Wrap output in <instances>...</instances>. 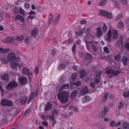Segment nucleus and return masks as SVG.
<instances>
[{
    "instance_id": "obj_61",
    "label": "nucleus",
    "mask_w": 129,
    "mask_h": 129,
    "mask_svg": "<svg viewBox=\"0 0 129 129\" xmlns=\"http://www.w3.org/2000/svg\"><path fill=\"white\" fill-rule=\"evenodd\" d=\"M121 3L124 5L126 4L127 3L126 0H121Z\"/></svg>"
},
{
    "instance_id": "obj_4",
    "label": "nucleus",
    "mask_w": 129,
    "mask_h": 129,
    "mask_svg": "<svg viewBox=\"0 0 129 129\" xmlns=\"http://www.w3.org/2000/svg\"><path fill=\"white\" fill-rule=\"evenodd\" d=\"M1 104L4 106H11L13 105V102L11 100L6 99H2L1 101Z\"/></svg>"
},
{
    "instance_id": "obj_5",
    "label": "nucleus",
    "mask_w": 129,
    "mask_h": 129,
    "mask_svg": "<svg viewBox=\"0 0 129 129\" xmlns=\"http://www.w3.org/2000/svg\"><path fill=\"white\" fill-rule=\"evenodd\" d=\"M28 97L27 96H21L19 99L16 101V103L18 104H25L27 102Z\"/></svg>"
},
{
    "instance_id": "obj_50",
    "label": "nucleus",
    "mask_w": 129,
    "mask_h": 129,
    "mask_svg": "<svg viewBox=\"0 0 129 129\" xmlns=\"http://www.w3.org/2000/svg\"><path fill=\"white\" fill-rule=\"evenodd\" d=\"M83 90L85 94H86L88 92V90L87 87V86H85V87Z\"/></svg>"
},
{
    "instance_id": "obj_6",
    "label": "nucleus",
    "mask_w": 129,
    "mask_h": 129,
    "mask_svg": "<svg viewBox=\"0 0 129 129\" xmlns=\"http://www.w3.org/2000/svg\"><path fill=\"white\" fill-rule=\"evenodd\" d=\"M17 83L14 81L10 82L6 87V89L9 91L13 90L14 88L17 87L18 86Z\"/></svg>"
},
{
    "instance_id": "obj_63",
    "label": "nucleus",
    "mask_w": 129,
    "mask_h": 129,
    "mask_svg": "<svg viewBox=\"0 0 129 129\" xmlns=\"http://www.w3.org/2000/svg\"><path fill=\"white\" fill-rule=\"evenodd\" d=\"M90 86L93 88H95V84L93 82H92L91 83Z\"/></svg>"
},
{
    "instance_id": "obj_9",
    "label": "nucleus",
    "mask_w": 129,
    "mask_h": 129,
    "mask_svg": "<svg viewBox=\"0 0 129 129\" xmlns=\"http://www.w3.org/2000/svg\"><path fill=\"white\" fill-rule=\"evenodd\" d=\"M22 65L21 64H19L15 62H12L11 65V68L14 69H16L18 67L20 68L22 67Z\"/></svg>"
},
{
    "instance_id": "obj_20",
    "label": "nucleus",
    "mask_w": 129,
    "mask_h": 129,
    "mask_svg": "<svg viewBox=\"0 0 129 129\" xmlns=\"http://www.w3.org/2000/svg\"><path fill=\"white\" fill-rule=\"evenodd\" d=\"M90 98L89 96H85L82 99V102L83 103L88 102L90 100Z\"/></svg>"
},
{
    "instance_id": "obj_40",
    "label": "nucleus",
    "mask_w": 129,
    "mask_h": 129,
    "mask_svg": "<svg viewBox=\"0 0 129 129\" xmlns=\"http://www.w3.org/2000/svg\"><path fill=\"white\" fill-rule=\"evenodd\" d=\"M122 38H120L117 43L116 44L119 46L122 44Z\"/></svg>"
},
{
    "instance_id": "obj_29",
    "label": "nucleus",
    "mask_w": 129,
    "mask_h": 129,
    "mask_svg": "<svg viewBox=\"0 0 129 129\" xmlns=\"http://www.w3.org/2000/svg\"><path fill=\"white\" fill-rule=\"evenodd\" d=\"M9 60L6 58H2L1 59V63L3 64L7 63L9 62Z\"/></svg>"
},
{
    "instance_id": "obj_13",
    "label": "nucleus",
    "mask_w": 129,
    "mask_h": 129,
    "mask_svg": "<svg viewBox=\"0 0 129 129\" xmlns=\"http://www.w3.org/2000/svg\"><path fill=\"white\" fill-rule=\"evenodd\" d=\"M107 36V37L106 38V40L108 42H110L111 40L112 31L111 30H109Z\"/></svg>"
},
{
    "instance_id": "obj_35",
    "label": "nucleus",
    "mask_w": 129,
    "mask_h": 129,
    "mask_svg": "<svg viewBox=\"0 0 129 129\" xmlns=\"http://www.w3.org/2000/svg\"><path fill=\"white\" fill-rule=\"evenodd\" d=\"M107 3V1L106 0L103 1L101 2L99 4L100 6H105L106 5Z\"/></svg>"
},
{
    "instance_id": "obj_10",
    "label": "nucleus",
    "mask_w": 129,
    "mask_h": 129,
    "mask_svg": "<svg viewBox=\"0 0 129 129\" xmlns=\"http://www.w3.org/2000/svg\"><path fill=\"white\" fill-rule=\"evenodd\" d=\"M22 73L25 74L27 75H33L32 72L31 73L30 72L28 69L27 67H24L23 68L22 70Z\"/></svg>"
},
{
    "instance_id": "obj_49",
    "label": "nucleus",
    "mask_w": 129,
    "mask_h": 129,
    "mask_svg": "<svg viewBox=\"0 0 129 129\" xmlns=\"http://www.w3.org/2000/svg\"><path fill=\"white\" fill-rule=\"evenodd\" d=\"M102 71H100L96 73V76L98 77H100L102 74Z\"/></svg>"
},
{
    "instance_id": "obj_16",
    "label": "nucleus",
    "mask_w": 129,
    "mask_h": 129,
    "mask_svg": "<svg viewBox=\"0 0 129 129\" xmlns=\"http://www.w3.org/2000/svg\"><path fill=\"white\" fill-rule=\"evenodd\" d=\"M79 73L80 75V77L81 78H83L87 75V72L85 70H82L79 72Z\"/></svg>"
},
{
    "instance_id": "obj_46",
    "label": "nucleus",
    "mask_w": 129,
    "mask_h": 129,
    "mask_svg": "<svg viewBox=\"0 0 129 129\" xmlns=\"http://www.w3.org/2000/svg\"><path fill=\"white\" fill-rule=\"evenodd\" d=\"M69 107L70 108V109L72 110H73L74 111L76 112H78V110L77 108L76 107H74L73 106H70Z\"/></svg>"
},
{
    "instance_id": "obj_56",
    "label": "nucleus",
    "mask_w": 129,
    "mask_h": 129,
    "mask_svg": "<svg viewBox=\"0 0 129 129\" xmlns=\"http://www.w3.org/2000/svg\"><path fill=\"white\" fill-rule=\"evenodd\" d=\"M110 125L112 127H114L115 125V122L114 121H112L110 123Z\"/></svg>"
},
{
    "instance_id": "obj_14",
    "label": "nucleus",
    "mask_w": 129,
    "mask_h": 129,
    "mask_svg": "<svg viewBox=\"0 0 129 129\" xmlns=\"http://www.w3.org/2000/svg\"><path fill=\"white\" fill-rule=\"evenodd\" d=\"M96 35L99 37H101L102 35V30L101 28L98 27L96 28Z\"/></svg>"
},
{
    "instance_id": "obj_51",
    "label": "nucleus",
    "mask_w": 129,
    "mask_h": 129,
    "mask_svg": "<svg viewBox=\"0 0 129 129\" xmlns=\"http://www.w3.org/2000/svg\"><path fill=\"white\" fill-rule=\"evenodd\" d=\"M120 56L119 55H117L114 58L115 60L118 61L120 60Z\"/></svg>"
},
{
    "instance_id": "obj_23",
    "label": "nucleus",
    "mask_w": 129,
    "mask_h": 129,
    "mask_svg": "<svg viewBox=\"0 0 129 129\" xmlns=\"http://www.w3.org/2000/svg\"><path fill=\"white\" fill-rule=\"evenodd\" d=\"M85 30L86 28H84L80 31L75 32V33L78 36H81L85 32Z\"/></svg>"
},
{
    "instance_id": "obj_38",
    "label": "nucleus",
    "mask_w": 129,
    "mask_h": 129,
    "mask_svg": "<svg viewBox=\"0 0 129 129\" xmlns=\"http://www.w3.org/2000/svg\"><path fill=\"white\" fill-rule=\"evenodd\" d=\"M66 67V65L64 64H61L59 66L58 69L60 70L61 69H64Z\"/></svg>"
},
{
    "instance_id": "obj_8",
    "label": "nucleus",
    "mask_w": 129,
    "mask_h": 129,
    "mask_svg": "<svg viewBox=\"0 0 129 129\" xmlns=\"http://www.w3.org/2000/svg\"><path fill=\"white\" fill-rule=\"evenodd\" d=\"M7 58L9 61H10L15 60L17 58L14 52H11L9 53L7 56Z\"/></svg>"
},
{
    "instance_id": "obj_26",
    "label": "nucleus",
    "mask_w": 129,
    "mask_h": 129,
    "mask_svg": "<svg viewBox=\"0 0 129 129\" xmlns=\"http://www.w3.org/2000/svg\"><path fill=\"white\" fill-rule=\"evenodd\" d=\"M124 104L123 101H122L120 102L118 105V108L119 109L123 108L124 106Z\"/></svg>"
},
{
    "instance_id": "obj_28",
    "label": "nucleus",
    "mask_w": 129,
    "mask_h": 129,
    "mask_svg": "<svg viewBox=\"0 0 129 129\" xmlns=\"http://www.w3.org/2000/svg\"><path fill=\"white\" fill-rule=\"evenodd\" d=\"M123 127L124 129H129V124L128 122H125L123 124Z\"/></svg>"
},
{
    "instance_id": "obj_39",
    "label": "nucleus",
    "mask_w": 129,
    "mask_h": 129,
    "mask_svg": "<svg viewBox=\"0 0 129 129\" xmlns=\"http://www.w3.org/2000/svg\"><path fill=\"white\" fill-rule=\"evenodd\" d=\"M77 74L76 73H74L72 74V80L73 81H74L75 80V79L77 75Z\"/></svg>"
},
{
    "instance_id": "obj_36",
    "label": "nucleus",
    "mask_w": 129,
    "mask_h": 129,
    "mask_svg": "<svg viewBox=\"0 0 129 129\" xmlns=\"http://www.w3.org/2000/svg\"><path fill=\"white\" fill-rule=\"evenodd\" d=\"M123 17V15L122 14H120L117 16L115 18V19L116 21H118L120 20Z\"/></svg>"
},
{
    "instance_id": "obj_34",
    "label": "nucleus",
    "mask_w": 129,
    "mask_h": 129,
    "mask_svg": "<svg viewBox=\"0 0 129 129\" xmlns=\"http://www.w3.org/2000/svg\"><path fill=\"white\" fill-rule=\"evenodd\" d=\"M78 92L77 91L74 90L72 92L71 96V97L73 98L77 94Z\"/></svg>"
},
{
    "instance_id": "obj_15",
    "label": "nucleus",
    "mask_w": 129,
    "mask_h": 129,
    "mask_svg": "<svg viewBox=\"0 0 129 129\" xmlns=\"http://www.w3.org/2000/svg\"><path fill=\"white\" fill-rule=\"evenodd\" d=\"M113 34V38L114 39L113 40H114L116 39L118 37V34L117 31L114 29H113L112 31Z\"/></svg>"
},
{
    "instance_id": "obj_60",
    "label": "nucleus",
    "mask_w": 129,
    "mask_h": 129,
    "mask_svg": "<svg viewBox=\"0 0 129 129\" xmlns=\"http://www.w3.org/2000/svg\"><path fill=\"white\" fill-rule=\"evenodd\" d=\"M76 48V45L75 44H74L72 47V51L73 52H75V51Z\"/></svg>"
},
{
    "instance_id": "obj_21",
    "label": "nucleus",
    "mask_w": 129,
    "mask_h": 129,
    "mask_svg": "<svg viewBox=\"0 0 129 129\" xmlns=\"http://www.w3.org/2000/svg\"><path fill=\"white\" fill-rule=\"evenodd\" d=\"M38 32V30L37 28H34L32 30L31 33V35L33 36H37Z\"/></svg>"
},
{
    "instance_id": "obj_1",
    "label": "nucleus",
    "mask_w": 129,
    "mask_h": 129,
    "mask_svg": "<svg viewBox=\"0 0 129 129\" xmlns=\"http://www.w3.org/2000/svg\"><path fill=\"white\" fill-rule=\"evenodd\" d=\"M69 96V93L68 92L62 91L58 94L57 97L60 102L64 104L68 101Z\"/></svg>"
},
{
    "instance_id": "obj_45",
    "label": "nucleus",
    "mask_w": 129,
    "mask_h": 129,
    "mask_svg": "<svg viewBox=\"0 0 129 129\" xmlns=\"http://www.w3.org/2000/svg\"><path fill=\"white\" fill-rule=\"evenodd\" d=\"M19 11L20 14H22L24 16L25 15V11L24 10L22 9V8H19Z\"/></svg>"
},
{
    "instance_id": "obj_53",
    "label": "nucleus",
    "mask_w": 129,
    "mask_h": 129,
    "mask_svg": "<svg viewBox=\"0 0 129 129\" xmlns=\"http://www.w3.org/2000/svg\"><path fill=\"white\" fill-rule=\"evenodd\" d=\"M60 14H59L58 15V16H57V17H56V19L55 21L56 22H58V20L60 18ZM55 22V21H54V22Z\"/></svg>"
},
{
    "instance_id": "obj_3",
    "label": "nucleus",
    "mask_w": 129,
    "mask_h": 129,
    "mask_svg": "<svg viewBox=\"0 0 129 129\" xmlns=\"http://www.w3.org/2000/svg\"><path fill=\"white\" fill-rule=\"evenodd\" d=\"M10 110L8 109L4 113V115L1 120V122L4 124H6L8 123L9 117L10 116Z\"/></svg>"
},
{
    "instance_id": "obj_25",
    "label": "nucleus",
    "mask_w": 129,
    "mask_h": 129,
    "mask_svg": "<svg viewBox=\"0 0 129 129\" xmlns=\"http://www.w3.org/2000/svg\"><path fill=\"white\" fill-rule=\"evenodd\" d=\"M9 51V49H3L2 48H0V52L2 53H7Z\"/></svg>"
},
{
    "instance_id": "obj_58",
    "label": "nucleus",
    "mask_w": 129,
    "mask_h": 129,
    "mask_svg": "<svg viewBox=\"0 0 129 129\" xmlns=\"http://www.w3.org/2000/svg\"><path fill=\"white\" fill-rule=\"evenodd\" d=\"M53 115H54L57 114L58 111L56 109H54L53 110Z\"/></svg>"
},
{
    "instance_id": "obj_19",
    "label": "nucleus",
    "mask_w": 129,
    "mask_h": 129,
    "mask_svg": "<svg viewBox=\"0 0 129 129\" xmlns=\"http://www.w3.org/2000/svg\"><path fill=\"white\" fill-rule=\"evenodd\" d=\"M27 81V78L24 77L21 78L19 80L20 83L21 85L25 84Z\"/></svg>"
},
{
    "instance_id": "obj_22",
    "label": "nucleus",
    "mask_w": 129,
    "mask_h": 129,
    "mask_svg": "<svg viewBox=\"0 0 129 129\" xmlns=\"http://www.w3.org/2000/svg\"><path fill=\"white\" fill-rule=\"evenodd\" d=\"M1 78L3 80H5L7 81H9V76L7 74H5L2 76L1 77Z\"/></svg>"
},
{
    "instance_id": "obj_27",
    "label": "nucleus",
    "mask_w": 129,
    "mask_h": 129,
    "mask_svg": "<svg viewBox=\"0 0 129 129\" xmlns=\"http://www.w3.org/2000/svg\"><path fill=\"white\" fill-rule=\"evenodd\" d=\"M6 42L7 43H11L13 42L14 39L11 37H8L6 40Z\"/></svg>"
},
{
    "instance_id": "obj_47",
    "label": "nucleus",
    "mask_w": 129,
    "mask_h": 129,
    "mask_svg": "<svg viewBox=\"0 0 129 129\" xmlns=\"http://www.w3.org/2000/svg\"><path fill=\"white\" fill-rule=\"evenodd\" d=\"M30 109H28L25 111V113L24 114V115H29L30 113Z\"/></svg>"
},
{
    "instance_id": "obj_55",
    "label": "nucleus",
    "mask_w": 129,
    "mask_h": 129,
    "mask_svg": "<svg viewBox=\"0 0 129 129\" xmlns=\"http://www.w3.org/2000/svg\"><path fill=\"white\" fill-rule=\"evenodd\" d=\"M100 81V79L99 78H96L95 79V83L98 84L99 83Z\"/></svg>"
},
{
    "instance_id": "obj_52",
    "label": "nucleus",
    "mask_w": 129,
    "mask_h": 129,
    "mask_svg": "<svg viewBox=\"0 0 129 129\" xmlns=\"http://www.w3.org/2000/svg\"><path fill=\"white\" fill-rule=\"evenodd\" d=\"M81 82L80 81H78L77 82H76L75 83H73V85H76L77 86H79L81 84Z\"/></svg>"
},
{
    "instance_id": "obj_17",
    "label": "nucleus",
    "mask_w": 129,
    "mask_h": 129,
    "mask_svg": "<svg viewBox=\"0 0 129 129\" xmlns=\"http://www.w3.org/2000/svg\"><path fill=\"white\" fill-rule=\"evenodd\" d=\"M128 60V59L126 56H124L122 59V61L124 66H126Z\"/></svg>"
},
{
    "instance_id": "obj_41",
    "label": "nucleus",
    "mask_w": 129,
    "mask_h": 129,
    "mask_svg": "<svg viewBox=\"0 0 129 129\" xmlns=\"http://www.w3.org/2000/svg\"><path fill=\"white\" fill-rule=\"evenodd\" d=\"M103 29L104 31L105 32H106L108 30V27L105 23L104 24Z\"/></svg>"
},
{
    "instance_id": "obj_12",
    "label": "nucleus",
    "mask_w": 129,
    "mask_h": 129,
    "mask_svg": "<svg viewBox=\"0 0 129 129\" xmlns=\"http://www.w3.org/2000/svg\"><path fill=\"white\" fill-rule=\"evenodd\" d=\"M69 87V83H68L67 84L63 85L60 86L59 90L60 91L64 89H68Z\"/></svg>"
},
{
    "instance_id": "obj_11",
    "label": "nucleus",
    "mask_w": 129,
    "mask_h": 129,
    "mask_svg": "<svg viewBox=\"0 0 129 129\" xmlns=\"http://www.w3.org/2000/svg\"><path fill=\"white\" fill-rule=\"evenodd\" d=\"M52 108V105L49 102L47 103V104L45 105L44 110L45 111H48L50 110Z\"/></svg>"
},
{
    "instance_id": "obj_31",
    "label": "nucleus",
    "mask_w": 129,
    "mask_h": 129,
    "mask_svg": "<svg viewBox=\"0 0 129 129\" xmlns=\"http://www.w3.org/2000/svg\"><path fill=\"white\" fill-rule=\"evenodd\" d=\"M35 95V93L34 92H32L31 94L30 97L29 98V99H28V104L32 100L34 95Z\"/></svg>"
},
{
    "instance_id": "obj_57",
    "label": "nucleus",
    "mask_w": 129,
    "mask_h": 129,
    "mask_svg": "<svg viewBox=\"0 0 129 129\" xmlns=\"http://www.w3.org/2000/svg\"><path fill=\"white\" fill-rule=\"evenodd\" d=\"M19 20L22 22H24L25 21V18L23 16H21Z\"/></svg>"
},
{
    "instance_id": "obj_18",
    "label": "nucleus",
    "mask_w": 129,
    "mask_h": 129,
    "mask_svg": "<svg viewBox=\"0 0 129 129\" xmlns=\"http://www.w3.org/2000/svg\"><path fill=\"white\" fill-rule=\"evenodd\" d=\"M108 108L106 106L104 107V111H103L102 113V117H104L106 114V113L109 111Z\"/></svg>"
},
{
    "instance_id": "obj_48",
    "label": "nucleus",
    "mask_w": 129,
    "mask_h": 129,
    "mask_svg": "<svg viewBox=\"0 0 129 129\" xmlns=\"http://www.w3.org/2000/svg\"><path fill=\"white\" fill-rule=\"evenodd\" d=\"M53 17V16L52 14H51L48 20V23L50 24Z\"/></svg>"
},
{
    "instance_id": "obj_42",
    "label": "nucleus",
    "mask_w": 129,
    "mask_h": 129,
    "mask_svg": "<svg viewBox=\"0 0 129 129\" xmlns=\"http://www.w3.org/2000/svg\"><path fill=\"white\" fill-rule=\"evenodd\" d=\"M104 50L105 52L107 53H109L110 52L109 48L107 47H104Z\"/></svg>"
},
{
    "instance_id": "obj_37",
    "label": "nucleus",
    "mask_w": 129,
    "mask_h": 129,
    "mask_svg": "<svg viewBox=\"0 0 129 129\" xmlns=\"http://www.w3.org/2000/svg\"><path fill=\"white\" fill-rule=\"evenodd\" d=\"M108 95L109 94L108 92H106L104 94V98L103 99V101H105L107 100V98L108 97Z\"/></svg>"
},
{
    "instance_id": "obj_2",
    "label": "nucleus",
    "mask_w": 129,
    "mask_h": 129,
    "mask_svg": "<svg viewBox=\"0 0 129 129\" xmlns=\"http://www.w3.org/2000/svg\"><path fill=\"white\" fill-rule=\"evenodd\" d=\"M85 42L86 44V47L88 50H90V47L94 52H96L97 51L96 46L98 43V42L93 41H85Z\"/></svg>"
},
{
    "instance_id": "obj_62",
    "label": "nucleus",
    "mask_w": 129,
    "mask_h": 129,
    "mask_svg": "<svg viewBox=\"0 0 129 129\" xmlns=\"http://www.w3.org/2000/svg\"><path fill=\"white\" fill-rule=\"evenodd\" d=\"M86 23V21L85 20H82L80 21V23L81 24H85Z\"/></svg>"
},
{
    "instance_id": "obj_33",
    "label": "nucleus",
    "mask_w": 129,
    "mask_h": 129,
    "mask_svg": "<svg viewBox=\"0 0 129 129\" xmlns=\"http://www.w3.org/2000/svg\"><path fill=\"white\" fill-rule=\"evenodd\" d=\"M117 27L118 28L121 29L123 27V23L121 21L119 22L117 24Z\"/></svg>"
},
{
    "instance_id": "obj_64",
    "label": "nucleus",
    "mask_w": 129,
    "mask_h": 129,
    "mask_svg": "<svg viewBox=\"0 0 129 129\" xmlns=\"http://www.w3.org/2000/svg\"><path fill=\"white\" fill-rule=\"evenodd\" d=\"M79 93L81 95H84L85 94L84 92V91L83 90H81L80 91V92Z\"/></svg>"
},
{
    "instance_id": "obj_43",
    "label": "nucleus",
    "mask_w": 129,
    "mask_h": 129,
    "mask_svg": "<svg viewBox=\"0 0 129 129\" xmlns=\"http://www.w3.org/2000/svg\"><path fill=\"white\" fill-rule=\"evenodd\" d=\"M106 17L108 18H111L112 17V14L111 13H108L107 12V16Z\"/></svg>"
},
{
    "instance_id": "obj_7",
    "label": "nucleus",
    "mask_w": 129,
    "mask_h": 129,
    "mask_svg": "<svg viewBox=\"0 0 129 129\" xmlns=\"http://www.w3.org/2000/svg\"><path fill=\"white\" fill-rule=\"evenodd\" d=\"M120 72V71L118 70L115 71L112 69H110L106 72V73L108 75V76L110 78L112 77L113 75H117Z\"/></svg>"
},
{
    "instance_id": "obj_24",
    "label": "nucleus",
    "mask_w": 129,
    "mask_h": 129,
    "mask_svg": "<svg viewBox=\"0 0 129 129\" xmlns=\"http://www.w3.org/2000/svg\"><path fill=\"white\" fill-rule=\"evenodd\" d=\"M92 58V55L89 53H88L85 56V60H88Z\"/></svg>"
},
{
    "instance_id": "obj_44",
    "label": "nucleus",
    "mask_w": 129,
    "mask_h": 129,
    "mask_svg": "<svg viewBox=\"0 0 129 129\" xmlns=\"http://www.w3.org/2000/svg\"><path fill=\"white\" fill-rule=\"evenodd\" d=\"M17 38L18 41H21L24 38V37L23 36L21 35L17 36Z\"/></svg>"
},
{
    "instance_id": "obj_54",
    "label": "nucleus",
    "mask_w": 129,
    "mask_h": 129,
    "mask_svg": "<svg viewBox=\"0 0 129 129\" xmlns=\"http://www.w3.org/2000/svg\"><path fill=\"white\" fill-rule=\"evenodd\" d=\"M54 115H49V120H50L52 121L54 119Z\"/></svg>"
},
{
    "instance_id": "obj_59",
    "label": "nucleus",
    "mask_w": 129,
    "mask_h": 129,
    "mask_svg": "<svg viewBox=\"0 0 129 129\" xmlns=\"http://www.w3.org/2000/svg\"><path fill=\"white\" fill-rule=\"evenodd\" d=\"M21 15L20 14L17 15L15 17V20H17L20 19V18L21 17Z\"/></svg>"
},
{
    "instance_id": "obj_30",
    "label": "nucleus",
    "mask_w": 129,
    "mask_h": 129,
    "mask_svg": "<svg viewBox=\"0 0 129 129\" xmlns=\"http://www.w3.org/2000/svg\"><path fill=\"white\" fill-rule=\"evenodd\" d=\"M123 96L125 98L129 96V91H126L124 92L123 93Z\"/></svg>"
},
{
    "instance_id": "obj_32",
    "label": "nucleus",
    "mask_w": 129,
    "mask_h": 129,
    "mask_svg": "<svg viewBox=\"0 0 129 129\" xmlns=\"http://www.w3.org/2000/svg\"><path fill=\"white\" fill-rule=\"evenodd\" d=\"M107 12L106 11L102 10L100 11L99 15L106 16H107Z\"/></svg>"
}]
</instances>
